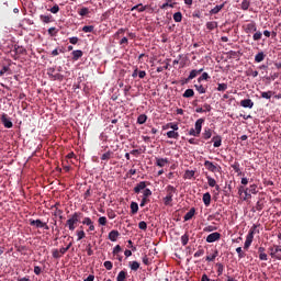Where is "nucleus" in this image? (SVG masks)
Here are the masks:
<instances>
[{
  "label": "nucleus",
  "mask_w": 281,
  "mask_h": 281,
  "mask_svg": "<svg viewBox=\"0 0 281 281\" xmlns=\"http://www.w3.org/2000/svg\"><path fill=\"white\" fill-rule=\"evenodd\" d=\"M82 217V213L75 212L66 221V226L68 227L69 232H74L76 229V225L80 223V218Z\"/></svg>",
  "instance_id": "f257e3e1"
},
{
  "label": "nucleus",
  "mask_w": 281,
  "mask_h": 281,
  "mask_svg": "<svg viewBox=\"0 0 281 281\" xmlns=\"http://www.w3.org/2000/svg\"><path fill=\"white\" fill-rule=\"evenodd\" d=\"M47 76H48L49 80H53V81L58 80L59 82H63V80H65L64 75L56 72V67L47 68Z\"/></svg>",
  "instance_id": "f03ea898"
},
{
  "label": "nucleus",
  "mask_w": 281,
  "mask_h": 281,
  "mask_svg": "<svg viewBox=\"0 0 281 281\" xmlns=\"http://www.w3.org/2000/svg\"><path fill=\"white\" fill-rule=\"evenodd\" d=\"M177 194V188L173 186H167V195L164 198L165 205H170L172 203V196Z\"/></svg>",
  "instance_id": "7ed1b4c3"
},
{
  "label": "nucleus",
  "mask_w": 281,
  "mask_h": 281,
  "mask_svg": "<svg viewBox=\"0 0 281 281\" xmlns=\"http://www.w3.org/2000/svg\"><path fill=\"white\" fill-rule=\"evenodd\" d=\"M256 234V226L249 229L248 235L246 236V241L244 244V249H248L251 247V244L254 243V235Z\"/></svg>",
  "instance_id": "20e7f679"
},
{
  "label": "nucleus",
  "mask_w": 281,
  "mask_h": 281,
  "mask_svg": "<svg viewBox=\"0 0 281 281\" xmlns=\"http://www.w3.org/2000/svg\"><path fill=\"white\" fill-rule=\"evenodd\" d=\"M243 27L246 34H254V32L258 31V24H256V21L252 20L245 24Z\"/></svg>",
  "instance_id": "39448f33"
},
{
  "label": "nucleus",
  "mask_w": 281,
  "mask_h": 281,
  "mask_svg": "<svg viewBox=\"0 0 281 281\" xmlns=\"http://www.w3.org/2000/svg\"><path fill=\"white\" fill-rule=\"evenodd\" d=\"M204 166H205L206 170H209V172H220V170H221V167H218V165H214V162H212L210 160H205Z\"/></svg>",
  "instance_id": "423d86ee"
},
{
  "label": "nucleus",
  "mask_w": 281,
  "mask_h": 281,
  "mask_svg": "<svg viewBox=\"0 0 281 281\" xmlns=\"http://www.w3.org/2000/svg\"><path fill=\"white\" fill-rule=\"evenodd\" d=\"M221 240V233L215 232L211 233L209 236H206V243H216Z\"/></svg>",
  "instance_id": "0eeeda50"
},
{
  "label": "nucleus",
  "mask_w": 281,
  "mask_h": 281,
  "mask_svg": "<svg viewBox=\"0 0 281 281\" xmlns=\"http://www.w3.org/2000/svg\"><path fill=\"white\" fill-rule=\"evenodd\" d=\"M212 142L214 148H221L223 145V137H221V135L213 136Z\"/></svg>",
  "instance_id": "6e6552de"
},
{
  "label": "nucleus",
  "mask_w": 281,
  "mask_h": 281,
  "mask_svg": "<svg viewBox=\"0 0 281 281\" xmlns=\"http://www.w3.org/2000/svg\"><path fill=\"white\" fill-rule=\"evenodd\" d=\"M1 122H2V124L4 126V128H12V126H13L12 121H10V119L5 114H3L1 116Z\"/></svg>",
  "instance_id": "1a4fd4ad"
},
{
  "label": "nucleus",
  "mask_w": 281,
  "mask_h": 281,
  "mask_svg": "<svg viewBox=\"0 0 281 281\" xmlns=\"http://www.w3.org/2000/svg\"><path fill=\"white\" fill-rule=\"evenodd\" d=\"M117 238H120V232L119 231L113 229L109 233V240H111V243H116Z\"/></svg>",
  "instance_id": "9d476101"
},
{
  "label": "nucleus",
  "mask_w": 281,
  "mask_h": 281,
  "mask_svg": "<svg viewBox=\"0 0 281 281\" xmlns=\"http://www.w3.org/2000/svg\"><path fill=\"white\" fill-rule=\"evenodd\" d=\"M240 106L244 109H254V101L251 99H244L240 101Z\"/></svg>",
  "instance_id": "9b49d317"
},
{
  "label": "nucleus",
  "mask_w": 281,
  "mask_h": 281,
  "mask_svg": "<svg viewBox=\"0 0 281 281\" xmlns=\"http://www.w3.org/2000/svg\"><path fill=\"white\" fill-rule=\"evenodd\" d=\"M202 201L205 207H210V203H212V194H210V192L204 193L202 196Z\"/></svg>",
  "instance_id": "f8f14e48"
},
{
  "label": "nucleus",
  "mask_w": 281,
  "mask_h": 281,
  "mask_svg": "<svg viewBox=\"0 0 281 281\" xmlns=\"http://www.w3.org/2000/svg\"><path fill=\"white\" fill-rule=\"evenodd\" d=\"M203 122H205V119H198L194 124V130L201 134V131L203 130Z\"/></svg>",
  "instance_id": "ddd939ff"
},
{
  "label": "nucleus",
  "mask_w": 281,
  "mask_h": 281,
  "mask_svg": "<svg viewBox=\"0 0 281 281\" xmlns=\"http://www.w3.org/2000/svg\"><path fill=\"white\" fill-rule=\"evenodd\" d=\"M199 74H203V68H200L199 70L196 69L191 70L187 80H194V78H196Z\"/></svg>",
  "instance_id": "4468645a"
},
{
  "label": "nucleus",
  "mask_w": 281,
  "mask_h": 281,
  "mask_svg": "<svg viewBox=\"0 0 281 281\" xmlns=\"http://www.w3.org/2000/svg\"><path fill=\"white\" fill-rule=\"evenodd\" d=\"M145 188H146V181H140L134 188L135 194H139L142 192V190H144Z\"/></svg>",
  "instance_id": "2eb2a0df"
},
{
  "label": "nucleus",
  "mask_w": 281,
  "mask_h": 281,
  "mask_svg": "<svg viewBox=\"0 0 281 281\" xmlns=\"http://www.w3.org/2000/svg\"><path fill=\"white\" fill-rule=\"evenodd\" d=\"M168 164V158H156V166L164 168Z\"/></svg>",
  "instance_id": "dca6fc26"
},
{
  "label": "nucleus",
  "mask_w": 281,
  "mask_h": 281,
  "mask_svg": "<svg viewBox=\"0 0 281 281\" xmlns=\"http://www.w3.org/2000/svg\"><path fill=\"white\" fill-rule=\"evenodd\" d=\"M195 213H196V210L194 207L190 209V211L187 212L184 217H183L184 221H191V218H193Z\"/></svg>",
  "instance_id": "f3484780"
},
{
  "label": "nucleus",
  "mask_w": 281,
  "mask_h": 281,
  "mask_svg": "<svg viewBox=\"0 0 281 281\" xmlns=\"http://www.w3.org/2000/svg\"><path fill=\"white\" fill-rule=\"evenodd\" d=\"M109 159H113V151L108 150L101 156V161H109Z\"/></svg>",
  "instance_id": "a211bd4d"
},
{
  "label": "nucleus",
  "mask_w": 281,
  "mask_h": 281,
  "mask_svg": "<svg viewBox=\"0 0 281 281\" xmlns=\"http://www.w3.org/2000/svg\"><path fill=\"white\" fill-rule=\"evenodd\" d=\"M216 258H218V250L217 249H215L212 255L206 256V261L207 262H214V260H216Z\"/></svg>",
  "instance_id": "6ab92c4d"
},
{
  "label": "nucleus",
  "mask_w": 281,
  "mask_h": 281,
  "mask_svg": "<svg viewBox=\"0 0 281 281\" xmlns=\"http://www.w3.org/2000/svg\"><path fill=\"white\" fill-rule=\"evenodd\" d=\"M212 128H210V127H205L204 128V132H203V134H202V136H203V139H210L211 137H212Z\"/></svg>",
  "instance_id": "aec40b11"
},
{
  "label": "nucleus",
  "mask_w": 281,
  "mask_h": 281,
  "mask_svg": "<svg viewBox=\"0 0 281 281\" xmlns=\"http://www.w3.org/2000/svg\"><path fill=\"white\" fill-rule=\"evenodd\" d=\"M167 137L169 139H179V132L169 131V132H167Z\"/></svg>",
  "instance_id": "412c9836"
},
{
  "label": "nucleus",
  "mask_w": 281,
  "mask_h": 281,
  "mask_svg": "<svg viewBox=\"0 0 281 281\" xmlns=\"http://www.w3.org/2000/svg\"><path fill=\"white\" fill-rule=\"evenodd\" d=\"M130 207L132 214H137V212H139V204H137V202H132Z\"/></svg>",
  "instance_id": "4be33fe9"
},
{
  "label": "nucleus",
  "mask_w": 281,
  "mask_h": 281,
  "mask_svg": "<svg viewBox=\"0 0 281 281\" xmlns=\"http://www.w3.org/2000/svg\"><path fill=\"white\" fill-rule=\"evenodd\" d=\"M173 21L175 23H181V21H183V14L181 12H176L173 14Z\"/></svg>",
  "instance_id": "5701e85b"
},
{
  "label": "nucleus",
  "mask_w": 281,
  "mask_h": 281,
  "mask_svg": "<svg viewBox=\"0 0 281 281\" xmlns=\"http://www.w3.org/2000/svg\"><path fill=\"white\" fill-rule=\"evenodd\" d=\"M216 27H218V22L216 21L206 22V29H209L210 31L216 30Z\"/></svg>",
  "instance_id": "b1692460"
},
{
  "label": "nucleus",
  "mask_w": 281,
  "mask_h": 281,
  "mask_svg": "<svg viewBox=\"0 0 281 281\" xmlns=\"http://www.w3.org/2000/svg\"><path fill=\"white\" fill-rule=\"evenodd\" d=\"M195 90L198 93L203 94L207 92V88L203 87V85H194Z\"/></svg>",
  "instance_id": "393cba45"
},
{
  "label": "nucleus",
  "mask_w": 281,
  "mask_h": 281,
  "mask_svg": "<svg viewBox=\"0 0 281 281\" xmlns=\"http://www.w3.org/2000/svg\"><path fill=\"white\" fill-rule=\"evenodd\" d=\"M30 225L36 226L37 228H43L44 224L41 220H31Z\"/></svg>",
  "instance_id": "a878e982"
},
{
  "label": "nucleus",
  "mask_w": 281,
  "mask_h": 281,
  "mask_svg": "<svg viewBox=\"0 0 281 281\" xmlns=\"http://www.w3.org/2000/svg\"><path fill=\"white\" fill-rule=\"evenodd\" d=\"M223 8H225V4H217L210 12L212 14H218V12H221V10H223Z\"/></svg>",
  "instance_id": "bb28decb"
},
{
  "label": "nucleus",
  "mask_w": 281,
  "mask_h": 281,
  "mask_svg": "<svg viewBox=\"0 0 281 281\" xmlns=\"http://www.w3.org/2000/svg\"><path fill=\"white\" fill-rule=\"evenodd\" d=\"M270 256L271 258H276L277 260H281V254L276 252V246L270 248Z\"/></svg>",
  "instance_id": "cd10ccee"
},
{
  "label": "nucleus",
  "mask_w": 281,
  "mask_h": 281,
  "mask_svg": "<svg viewBox=\"0 0 281 281\" xmlns=\"http://www.w3.org/2000/svg\"><path fill=\"white\" fill-rule=\"evenodd\" d=\"M246 190L251 194H256L258 192V184H250Z\"/></svg>",
  "instance_id": "c85d7f7f"
},
{
  "label": "nucleus",
  "mask_w": 281,
  "mask_h": 281,
  "mask_svg": "<svg viewBox=\"0 0 281 281\" xmlns=\"http://www.w3.org/2000/svg\"><path fill=\"white\" fill-rule=\"evenodd\" d=\"M79 58H82V50H74L72 60H79Z\"/></svg>",
  "instance_id": "c756f323"
},
{
  "label": "nucleus",
  "mask_w": 281,
  "mask_h": 281,
  "mask_svg": "<svg viewBox=\"0 0 281 281\" xmlns=\"http://www.w3.org/2000/svg\"><path fill=\"white\" fill-rule=\"evenodd\" d=\"M183 98H194V90L193 89H187L184 93L182 94Z\"/></svg>",
  "instance_id": "7c9ffc66"
},
{
  "label": "nucleus",
  "mask_w": 281,
  "mask_h": 281,
  "mask_svg": "<svg viewBox=\"0 0 281 281\" xmlns=\"http://www.w3.org/2000/svg\"><path fill=\"white\" fill-rule=\"evenodd\" d=\"M146 120H148V116L146 114H140L137 117V124H146Z\"/></svg>",
  "instance_id": "2f4dec72"
},
{
  "label": "nucleus",
  "mask_w": 281,
  "mask_h": 281,
  "mask_svg": "<svg viewBox=\"0 0 281 281\" xmlns=\"http://www.w3.org/2000/svg\"><path fill=\"white\" fill-rule=\"evenodd\" d=\"M262 60H265V53H263V52H259V53L255 56V61H257V63H262Z\"/></svg>",
  "instance_id": "473e14b6"
},
{
  "label": "nucleus",
  "mask_w": 281,
  "mask_h": 281,
  "mask_svg": "<svg viewBox=\"0 0 281 281\" xmlns=\"http://www.w3.org/2000/svg\"><path fill=\"white\" fill-rule=\"evenodd\" d=\"M216 267H217V276H223V271H225V266L221 262H217Z\"/></svg>",
  "instance_id": "72a5a7b5"
},
{
  "label": "nucleus",
  "mask_w": 281,
  "mask_h": 281,
  "mask_svg": "<svg viewBox=\"0 0 281 281\" xmlns=\"http://www.w3.org/2000/svg\"><path fill=\"white\" fill-rule=\"evenodd\" d=\"M206 180H207V183L210 186V188H215L216 186V180L210 176H206Z\"/></svg>",
  "instance_id": "f704fd0d"
},
{
  "label": "nucleus",
  "mask_w": 281,
  "mask_h": 281,
  "mask_svg": "<svg viewBox=\"0 0 281 281\" xmlns=\"http://www.w3.org/2000/svg\"><path fill=\"white\" fill-rule=\"evenodd\" d=\"M79 16H87L89 14V8L83 7L78 11Z\"/></svg>",
  "instance_id": "c9c22d12"
},
{
  "label": "nucleus",
  "mask_w": 281,
  "mask_h": 281,
  "mask_svg": "<svg viewBox=\"0 0 281 281\" xmlns=\"http://www.w3.org/2000/svg\"><path fill=\"white\" fill-rule=\"evenodd\" d=\"M246 76H252V78H258V70H254V69L249 68L246 71Z\"/></svg>",
  "instance_id": "e433bc0d"
},
{
  "label": "nucleus",
  "mask_w": 281,
  "mask_h": 281,
  "mask_svg": "<svg viewBox=\"0 0 281 281\" xmlns=\"http://www.w3.org/2000/svg\"><path fill=\"white\" fill-rule=\"evenodd\" d=\"M262 40V32L257 31L255 32V34L252 35V41H261Z\"/></svg>",
  "instance_id": "4c0bfd02"
},
{
  "label": "nucleus",
  "mask_w": 281,
  "mask_h": 281,
  "mask_svg": "<svg viewBox=\"0 0 281 281\" xmlns=\"http://www.w3.org/2000/svg\"><path fill=\"white\" fill-rule=\"evenodd\" d=\"M130 268L132 271H137V269H139V262L137 261L130 262Z\"/></svg>",
  "instance_id": "58836bf2"
},
{
  "label": "nucleus",
  "mask_w": 281,
  "mask_h": 281,
  "mask_svg": "<svg viewBox=\"0 0 281 281\" xmlns=\"http://www.w3.org/2000/svg\"><path fill=\"white\" fill-rule=\"evenodd\" d=\"M271 95H273L272 91L261 92V98L265 100H271Z\"/></svg>",
  "instance_id": "ea45409f"
},
{
  "label": "nucleus",
  "mask_w": 281,
  "mask_h": 281,
  "mask_svg": "<svg viewBox=\"0 0 281 281\" xmlns=\"http://www.w3.org/2000/svg\"><path fill=\"white\" fill-rule=\"evenodd\" d=\"M189 240H190V237L188 236V234H184L181 236V245H183V247L188 245Z\"/></svg>",
  "instance_id": "a19ab883"
},
{
  "label": "nucleus",
  "mask_w": 281,
  "mask_h": 281,
  "mask_svg": "<svg viewBox=\"0 0 281 281\" xmlns=\"http://www.w3.org/2000/svg\"><path fill=\"white\" fill-rule=\"evenodd\" d=\"M124 280H126V272L120 271L116 277V281H124Z\"/></svg>",
  "instance_id": "79ce46f5"
},
{
  "label": "nucleus",
  "mask_w": 281,
  "mask_h": 281,
  "mask_svg": "<svg viewBox=\"0 0 281 281\" xmlns=\"http://www.w3.org/2000/svg\"><path fill=\"white\" fill-rule=\"evenodd\" d=\"M40 19L43 23H52V15H41Z\"/></svg>",
  "instance_id": "37998d69"
},
{
  "label": "nucleus",
  "mask_w": 281,
  "mask_h": 281,
  "mask_svg": "<svg viewBox=\"0 0 281 281\" xmlns=\"http://www.w3.org/2000/svg\"><path fill=\"white\" fill-rule=\"evenodd\" d=\"M76 234H77V240H82V238L87 236L85 231H77Z\"/></svg>",
  "instance_id": "c03bdc74"
},
{
  "label": "nucleus",
  "mask_w": 281,
  "mask_h": 281,
  "mask_svg": "<svg viewBox=\"0 0 281 281\" xmlns=\"http://www.w3.org/2000/svg\"><path fill=\"white\" fill-rule=\"evenodd\" d=\"M93 30H94L93 25H86L82 27V32H85L86 34L93 32Z\"/></svg>",
  "instance_id": "a18cd8bd"
},
{
  "label": "nucleus",
  "mask_w": 281,
  "mask_h": 281,
  "mask_svg": "<svg viewBox=\"0 0 281 281\" xmlns=\"http://www.w3.org/2000/svg\"><path fill=\"white\" fill-rule=\"evenodd\" d=\"M202 80H210V75L207 72H203L199 78L198 82H201Z\"/></svg>",
  "instance_id": "49530a36"
},
{
  "label": "nucleus",
  "mask_w": 281,
  "mask_h": 281,
  "mask_svg": "<svg viewBox=\"0 0 281 281\" xmlns=\"http://www.w3.org/2000/svg\"><path fill=\"white\" fill-rule=\"evenodd\" d=\"M153 195V191L150 189H144L143 191V199H148V196Z\"/></svg>",
  "instance_id": "de8ad7c7"
},
{
  "label": "nucleus",
  "mask_w": 281,
  "mask_h": 281,
  "mask_svg": "<svg viewBox=\"0 0 281 281\" xmlns=\"http://www.w3.org/2000/svg\"><path fill=\"white\" fill-rule=\"evenodd\" d=\"M81 223L82 225H87V227H89V225H92L93 221L91 217H85Z\"/></svg>",
  "instance_id": "09e8293b"
},
{
  "label": "nucleus",
  "mask_w": 281,
  "mask_h": 281,
  "mask_svg": "<svg viewBox=\"0 0 281 281\" xmlns=\"http://www.w3.org/2000/svg\"><path fill=\"white\" fill-rule=\"evenodd\" d=\"M49 12H52V14H58V12H60V7H58V4H55L53 8L49 9Z\"/></svg>",
  "instance_id": "8fccbe9b"
},
{
  "label": "nucleus",
  "mask_w": 281,
  "mask_h": 281,
  "mask_svg": "<svg viewBox=\"0 0 281 281\" xmlns=\"http://www.w3.org/2000/svg\"><path fill=\"white\" fill-rule=\"evenodd\" d=\"M249 5H250V3H249L248 0H243V2H241V4H240V8H241L243 10H249Z\"/></svg>",
  "instance_id": "3c124183"
},
{
  "label": "nucleus",
  "mask_w": 281,
  "mask_h": 281,
  "mask_svg": "<svg viewBox=\"0 0 281 281\" xmlns=\"http://www.w3.org/2000/svg\"><path fill=\"white\" fill-rule=\"evenodd\" d=\"M192 177H194V170H187L184 172V178L186 179H192Z\"/></svg>",
  "instance_id": "603ef678"
},
{
  "label": "nucleus",
  "mask_w": 281,
  "mask_h": 281,
  "mask_svg": "<svg viewBox=\"0 0 281 281\" xmlns=\"http://www.w3.org/2000/svg\"><path fill=\"white\" fill-rule=\"evenodd\" d=\"M167 128H172V131H179V125L177 123H168Z\"/></svg>",
  "instance_id": "864d4df0"
},
{
  "label": "nucleus",
  "mask_w": 281,
  "mask_h": 281,
  "mask_svg": "<svg viewBox=\"0 0 281 281\" xmlns=\"http://www.w3.org/2000/svg\"><path fill=\"white\" fill-rule=\"evenodd\" d=\"M236 252L238 254V258H239V259L245 258V252L243 251V248H241V247H237V248H236Z\"/></svg>",
  "instance_id": "5fc2aeb1"
},
{
  "label": "nucleus",
  "mask_w": 281,
  "mask_h": 281,
  "mask_svg": "<svg viewBox=\"0 0 281 281\" xmlns=\"http://www.w3.org/2000/svg\"><path fill=\"white\" fill-rule=\"evenodd\" d=\"M58 54H65V50H63V48H55L52 50V56H58Z\"/></svg>",
  "instance_id": "6e6d98bb"
},
{
  "label": "nucleus",
  "mask_w": 281,
  "mask_h": 281,
  "mask_svg": "<svg viewBox=\"0 0 281 281\" xmlns=\"http://www.w3.org/2000/svg\"><path fill=\"white\" fill-rule=\"evenodd\" d=\"M138 227H139V229H143L144 232H146V229H148V224H146V222L142 221L138 223Z\"/></svg>",
  "instance_id": "4d7b16f0"
},
{
  "label": "nucleus",
  "mask_w": 281,
  "mask_h": 281,
  "mask_svg": "<svg viewBox=\"0 0 281 281\" xmlns=\"http://www.w3.org/2000/svg\"><path fill=\"white\" fill-rule=\"evenodd\" d=\"M63 255H60V250L58 249H53V258L57 259L61 258Z\"/></svg>",
  "instance_id": "13d9d810"
},
{
  "label": "nucleus",
  "mask_w": 281,
  "mask_h": 281,
  "mask_svg": "<svg viewBox=\"0 0 281 281\" xmlns=\"http://www.w3.org/2000/svg\"><path fill=\"white\" fill-rule=\"evenodd\" d=\"M103 266L108 271H111V269H113V262L111 261H104Z\"/></svg>",
  "instance_id": "bf43d9fd"
},
{
  "label": "nucleus",
  "mask_w": 281,
  "mask_h": 281,
  "mask_svg": "<svg viewBox=\"0 0 281 281\" xmlns=\"http://www.w3.org/2000/svg\"><path fill=\"white\" fill-rule=\"evenodd\" d=\"M217 91H227V83H218Z\"/></svg>",
  "instance_id": "052dcab7"
},
{
  "label": "nucleus",
  "mask_w": 281,
  "mask_h": 281,
  "mask_svg": "<svg viewBox=\"0 0 281 281\" xmlns=\"http://www.w3.org/2000/svg\"><path fill=\"white\" fill-rule=\"evenodd\" d=\"M203 232H207V233H210V232H216V227H215V226H212V225H209V226H205V227L203 228Z\"/></svg>",
  "instance_id": "680f3d73"
},
{
  "label": "nucleus",
  "mask_w": 281,
  "mask_h": 281,
  "mask_svg": "<svg viewBox=\"0 0 281 281\" xmlns=\"http://www.w3.org/2000/svg\"><path fill=\"white\" fill-rule=\"evenodd\" d=\"M189 135H191L192 137H199V135H201L195 128H191L189 131Z\"/></svg>",
  "instance_id": "e2e57ef3"
},
{
  "label": "nucleus",
  "mask_w": 281,
  "mask_h": 281,
  "mask_svg": "<svg viewBox=\"0 0 281 281\" xmlns=\"http://www.w3.org/2000/svg\"><path fill=\"white\" fill-rule=\"evenodd\" d=\"M203 254H205V250L203 249H199L194 252V258H201V256H203Z\"/></svg>",
  "instance_id": "0e129e2a"
},
{
  "label": "nucleus",
  "mask_w": 281,
  "mask_h": 281,
  "mask_svg": "<svg viewBox=\"0 0 281 281\" xmlns=\"http://www.w3.org/2000/svg\"><path fill=\"white\" fill-rule=\"evenodd\" d=\"M48 34L49 36H56V34H58V31H56V27H50L48 29Z\"/></svg>",
  "instance_id": "69168bd1"
},
{
  "label": "nucleus",
  "mask_w": 281,
  "mask_h": 281,
  "mask_svg": "<svg viewBox=\"0 0 281 281\" xmlns=\"http://www.w3.org/2000/svg\"><path fill=\"white\" fill-rule=\"evenodd\" d=\"M98 223L99 225H102V226L106 225V217L104 216L99 217Z\"/></svg>",
  "instance_id": "338daca9"
},
{
  "label": "nucleus",
  "mask_w": 281,
  "mask_h": 281,
  "mask_svg": "<svg viewBox=\"0 0 281 281\" xmlns=\"http://www.w3.org/2000/svg\"><path fill=\"white\" fill-rule=\"evenodd\" d=\"M245 196L243 199V201H248V199H251V193H249V191L246 189V191L244 192Z\"/></svg>",
  "instance_id": "774afa93"
}]
</instances>
